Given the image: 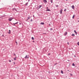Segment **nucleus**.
Masks as SVG:
<instances>
[{"label": "nucleus", "mask_w": 79, "mask_h": 79, "mask_svg": "<svg viewBox=\"0 0 79 79\" xmlns=\"http://www.w3.org/2000/svg\"><path fill=\"white\" fill-rule=\"evenodd\" d=\"M29 58V56L28 55H26V56L25 57V59H28Z\"/></svg>", "instance_id": "obj_1"}, {"label": "nucleus", "mask_w": 79, "mask_h": 79, "mask_svg": "<svg viewBox=\"0 0 79 79\" xmlns=\"http://www.w3.org/2000/svg\"><path fill=\"white\" fill-rule=\"evenodd\" d=\"M62 11H63V10L62 9H61L60 10V14H61L63 13L62 12Z\"/></svg>", "instance_id": "obj_2"}, {"label": "nucleus", "mask_w": 79, "mask_h": 79, "mask_svg": "<svg viewBox=\"0 0 79 79\" xmlns=\"http://www.w3.org/2000/svg\"><path fill=\"white\" fill-rule=\"evenodd\" d=\"M43 1L44 2V3H46L47 2V1L46 0H43Z\"/></svg>", "instance_id": "obj_3"}, {"label": "nucleus", "mask_w": 79, "mask_h": 79, "mask_svg": "<svg viewBox=\"0 0 79 79\" xmlns=\"http://www.w3.org/2000/svg\"><path fill=\"white\" fill-rule=\"evenodd\" d=\"M72 9H73V10H74V5H73L72 6Z\"/></svg>", "instance_id": "obj_4"}, {"label": "nucleus", "mask_w": 79, "mask_h": 79, "mask_svg": "<svg viewBox=\"0 0 79 79\" xmlns=\"http://www.w3.org/2000/svg\"><path fill=\"white\" fill-rule=\"evenodd\" d=\"M51 11L49 9H47V10H46V11Z\"/></svg>", "instance_id": "obj_5"}, {"label": "nucleus", "mask_w": 79, "mask_h": 79, "mask_svg": "<svg viewBox=\"0 0 79 79\" xmlns=\"http://www.w3.org/2000/svg\"><path fill=\"white\" fill-rule=\"evenodd\" d=\"M38 7H39V8H40H40H41V7H42V5H40Z\"/></svg>", "instance_id": "obj_6"}, {"label": "nucleus", "mask_w": 79, "mask_h": 79, "mask_svg": "<svg viewBox=\"0 0 79 79\" xmlns=\"http://www.w3.org/2000/svg\"><path fill=\"white\" fill-rule=\"evenodd\" d=\"M13 19H9V21H11V20H12Z\"/></svg>", "instance_id": "obj_7"}, {"label": "nucleus", "mask_w": 79, "mask_h": 79, "mask_svg": "<svg viewBox=\"0 0 79 79\" xmlns=\"http://www.w3.org/2000/svg\"><path fill=\"white\" fill-rule=\"evenodd\" d=\"M67 34H68L67 32H65L64 35H67Z\"/></svg>", "instance_id": "obj_8"}, {"label": "nucleus", "mask_w": 79, "mask_h": 79, "mask_svg": "<svg viewBox=\"0 0 79 79\" xmlns=\"http://www.w3.org/2000/svg\"><path fill=\"white\" fill-rule=\"evenodd\" d=\"M18 22H17L15 23H13V24H14V25H15V24H18Z\"/></svg>", "instance_id": "obj_9"}, {"label": "nucleus", "mask_w": 79, "mask_h": 79, "mask_svg": "<svg viewBox=\"0 0 79 79\" xmlns=\"http://www.w3.org/2000/svg\"><path fill=\"white\" fill-rule=\"evenodd\" d=\"M40 24H42V25H43V24H44V23H43V22H41Z\"/></svg>", "instance_id": "obj_10"}, {"label": "nucleus", "mask_w": 79, "mask_h": 79, "mask_svg": "<svg viewBox=\"0 0 79 79\" xmlns=\"http://www.w3.org/2000/svg\"><path fill=\"white\" fill-rule=\"evenodd\" d=\"M36 9L37 10H39V9H40V8H39V7H37L36 8Z\"/></svg>", "instance_id": "obj_11"}, {"label": "nucleus", "mask_w": 79, "mask_h": 79, "mask_svg": "<svg viewBox=\"0 0 79 79\" xmlns=\"http://www.w3.org/2000/svg\"><path fill=\"white\" fill-rule=\"evenodd\" d=\"M13 11H14V10H15V11H17V10H16V9L15 8H14L13 9Z\"/></svg>", "instance_id": "obj_12"}, {"label": "nucleus", "mask_w": 79, "mask_h": 79, "mask_svg": "<svg viewBox=\"0 0 79 79\" xmlns=\"http://www.w3.org/2000/svg\"><path fill=\"white\" fill-rule=\"evenodd\" d=\"M74 32L76 33V34H77V33L76 32V30H74Z\"/></svg>", "instance_id": "obj_13"}, {"label": "nucleus", "mask_w": 79, "mask_h": 79, "mask_svg": "<svg viewBox=\"0 0 79 79\" xmlns=\"http://www.w3.org/2000/svg\"><path fill=\"white\" fill-rule=\"evenodd\" d=\"M27 5H28V2H27L25 4V5L26 6H27Z\"/></svg>", "instance_id": "obj_14"}, {"label": "nucleus", "mask_w": 79, "mask_h": 79, "mask_svg": "<svg viewBox=\"0 0 79 79\" xmlns=\"http://www.w3.org/2000/svg\"><path fill=\"white\" fill-rule=\"evenodd\" d=\"M75 16V15H74L73 16V19H74V17Z\"/></svg>", "instance_id": "obj_15"}, {"label": "nucleus", "mask_w": 79, "mask_h": 79, "mask_svg": "<svg viewBox=\"0 0 79 79\" xmlns=\"http://www.w3.org/2000/svg\"><path fill=\"white\" fill-rule=\"evenodd\" d=\"M72 66H75V65L74 64V63H73V64H72Z\"/></svg>", "instance_id": "obj_16"}, {"label": "nucleus", "mask_w": 79, "mask_h": 79, "mask_svg": "<svg viewBox=\"0 0 79 79\" xmlns=\"http://www.w3.org/2000/svg\"><path fill=\"white\" fill-rule=\"evenodd\" d=\"M61 73L62 74H63V71L61 70Z\"/></svg>", "instance_id": "obj_17"}, {"label": "nucleus", "mask_w": 79, "mask_h": 79, "mask_svg": "<svg viewBox=\"0 0 79 79\" xmlns=\"http://www.w3.org/2000/svg\"><path fill=\"white\" fill-rule=\"evenodd\" d=\"M31 39H32V40H34V37H32L31 38Z\"/></svg>", "instance_id": "obj_18"}, {"label": "nucleus", "mask_w": 79, "mask_h": 79, "mask_svg": "<svg viewBox=\"0 0 79 79\" xmlns=\"http://www.w3.org/2000/svg\"><path fill=\"white\" fill-rule=\"evenodd\" d=\"M51 2L52 3H53V0H51Z\"/></svg>", "instance_id": "obj_19"}, {"label": "nucleus", "mask_w": 79, "mask_h": 79, "mask_svg": "<svg viewBox=\"0 0 79 79\" xmlns=\"http://www.w3.org/2000/svg\"><path fill=\"white\" fill-rule=\"evenodd\" d=\"M74 35H74V34H72V36H74Z\"/></svg>", "instance_id": "obj_20"}, {"label": "nucleus", "mask_w": 79, "mask_h": 79, "mask_svg": "<svg viewBox=\"0 0 79 79\" xmlns=\"http://www.w3.org/2000/svg\"><path fill=\"white\" fill-rule=\"evenodd\" d=\"M50 31H52L53 30V28H51L50 29Z\"/></svg>", "instance_id": "obj_21"}, {"label": "nucleus", "mask_w": 79, "mask_h": 79, "mask_svg": "<svg viewBox=\"0 0 79 79\" xmlns=\"http://www.w3.org/2000/svg\"><path fill=\"white\" fill-rule=\"evenodd\" d=\"M77 45H79V42H78L77 43Z\"/></svg>", "instance_id": "obj_22"}, {"label": "nucleus", "mask_w": 79, "mask_h": 79, "mask_svg": "<svg viewBox=\"0 0 79 79\" xmlns=\"http://www.w3.org/2000/svg\"><path fill=\"white\" fill-rule=\"evenodd\" d=\"M14 60H16V58H14Z\"/></svg>", "instance_id": "obj_23"}, {"label": "nucleus", "mask_w": 79, "mask_h": 79, "mask_svg": "<svg viewBox=\"0 0 79 79\" xmlns=\"http://www.w3.org/2000/svg\"><path fill=\"white\" fill-rule=\"evenodd\" d=\"M57 64V63H56V64H54V66H55V65Z\"/></svg>", "instance_id": "obj_24"}, {"label": "nucleus", "mask_w": 79, "mask_h": 79, "mask_svg": "<svg viewBox=\"0 0 79 79\" xmlns=\"http://www.w3.org/2000/svg\"><path fill=\"white\" fill-rule=\"evenodd\" d=\"M70 75H71V76H73V74L71 73V74H70Z\"/></svg>", "instance_id": "obj_25"}, {"label": "nucleus", "mask_w": 79, "mask_h": 79, "mask_svg": "<svg viewBox=\"0 0 79 79\" xmlns=\"http://www.w3.org/2000/svg\"><path fill=\"white\" fill-rule=\"evenodd\" d=\"M30 19V18L29 17H28V19Z\"/></svg>", "instance_id": "obj_26"}, {"label": "nucleus", "mask_w": 79, "mask_h": 79, "mask_svg": "<svg viewBox=\"0 0 79 79\" xmlns=\"http://www.w3.org/2000/svg\"><path fill=\"white\" fill-rule=\"evenodd\" d=\"M16 44L18 45V43H17V42H16Z\"/></svg>", "instance_id": "obj_27"}, {"label": "nucleus", "mask_w": 79, "mask_h": 79, "mask_svg": "<svg viewBox=\"0 0 79 79\" xmlns=\"http://www.w3.org/2000/svg\"><path fill=\"white\" fill-rule=\"evenodd\" d=\"M50 53L48 54V55H50Z\"/></svg>", "instance_id": "obj_28"}, {"label": "nucleus", "mask_w": 79, "mask_h": 79, "mask_svg": "<svg viewBox=\"0 0 79 79\" xmlns=\"http://www.w3.org/2000/svg\"><path fill=\"white\" fill-rule=\"evenodd\" d=\"M8 34H11V32H8Z\"/></svg>", "instance_id": "obj_29"}, {"label": "nucleus", "mask_w": 79, "mask_h": 79, "mask_svg": "<svg viewBox=\"0 0 79 79\" xmlns=\"http://www.w3.org/2000/svg\"><path fill=\"white\" fill-rule=\"evenodd\" d=\"M9 62H11V60H10L9 61Z\"/></svg>", "instance_id": "obj_30"}, {"label": "nucleus", "mask_w": 79, "mask_h": 79, "mask_svg": "<svg viewBox=\"0 0 79 79\" xmlns=\"http://www.w3.org/2000/svg\"><path fill=\"white\" fill-rule=\"evenodd\" d=\"M58 5H57L56 6V7H58Z\"/></svg>", "instance_id": "obj_31"}, {"label": "nucleus", "mask_w": 79, "mask_h": 79, "mask_svg": "<svg viewBox=\"0 0 79 79\" xmlns=\"http://www.w3.org/2000/svg\"><path fill=\"white\" fill-rule=\"evenodd\" d=\"M14 55H15V56H16V55H15V54L14 53Z\"/></svg>", "instance_id": "obj_32"}, {"label": "nucleus", "mask_w": 79, "mask_h": 79, "mask_svg": "<svg viewBox=\"0 0 79 79\" xmlns=\"http://www.w3.org/2000/svg\"><path fill=\"white\" fill-rule=\"evenodd\" d=\"M28 0V2H30V0Z\"/></svg>", "instance_id": "obj_33"}, {"label": "nucleus", "mask_w": 79, "mask_h": 79, "mask_svg": "<svg viewBox=\"0 0 79 79\" xmlns=\"http://www.w3.org/2000/svg\"><path fill=\"white\" fill-rule=\"evenodd\" d=\"M46 8H47V9H48V7H47Z\"/></svg>", "instance_id": "obj_34"}, {"label": "nucleus", "mask_w": 79, "mask_h": 79, "mask_svg": "<svg viewBox=\"0 0 79 79\" xmlns=\"http://www.w3.org/2000/svg\"><path fill=\"white\" fill-rule=\"evenodd\" d=\"M9 32H11V30H9Z\"/></svg>", "instance_id": "obj_35"}, {"label": "nucleus", "mask_w": 79, "mask_h": 79, "mask_svg": "<svg viewBox=\"0 0 79 79\" xmlns=\"http://www.w3.org/2000/svg\"><path fill=\"white\" fill-rule=\"evenodd\" d=\"M43 34H46V33H43Z\"/></svg>", "instance_id": "obj_36"}, {"label": "nucleus", "mask_w": 79, "mask_h": 79, "mask_svg": "<svg viewBox=\"0 0 79 79\" xmlns=\"http://www.w3.org/2000/svg\"><path fill=\"white\" fill-rule=\"evenodd\" d=\"M31 21H32V19H31Z\"/></svg>", "instance_id": "obj_37"}, {"label": "nucleus", "mask_w": 79, "mask_h": 79, "mask_svg": "<svg viewBox=\"0 0 79 79\" xmlns=\"http://www.w3.org/2000/svg\"><path fill=\"white\" fill-rule=\"evenodd\" d=\"M68 45H69V43H68Z\"/></svg>", "instance_id": "obj_38"}, {"label": "nucleus", "mask_w": 79, "mask_h": 79, "mask_svg": "<svg viewBox=\"0 0 79 79\" xmlns=\"http://www.w3.org/2000/svg\"><path fill=\"white\" fill-rule=\"evenodd\" d=\"M68 61H69V60H68Z\"/></svg>", "instance_id": "obj_39"}, {"label": "nucleus", "mask_w": 79, "mask_h": 79, "mask_svg": "<svg viewBox=\"0 0 79 79\" xmlns=\"http://www.w3.org/2000/svg\"><path fill=\"white\" fill-rule=\"evenodd\" d=\"M49 26H50V24H49Z\"/></svg>", "instance_id": "obj_40"}, {"label": "nucleus", "mask_w": 79, "mask_h": 79, "mask_svg": "<svg viewBox=\"0 0 79 79\" xmlns=\"http://www.w3.org/2000/svg\"><path fill=\"white\" fill-rule=\"evenodd\" d=\"M68 71H69V70H68Z\"/></svg>", "instance_id": "obj_41"}, {"label": "nucleus", "mask_w": 79, "mask_h": 79, "mask_svg": "<svg viewBox=\"0 0 79 79\" xmlns=\"http://www.w3.org/2000/svg\"><path fill=\"white\" fill-rule=\"evenodd\" d=\"M19 24H21V23H20Z\"/></svg>", "instance_id": "obj_42"}, {"label": "nucleus", "mask_w": 79, "mask_h": 79, "mask_svg": "<svg viewBox=\"0 0 79 79\" xmlns=\"http://www.w3.org/2000/svg\"><path fill=\"white\" fill-rule=\"evenodd\" d=\"M34 42V41H33V42Z\"/></svg>", "instance_id": "obj_43"}]
</instances>
